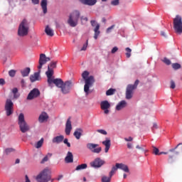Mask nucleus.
I'll return each instance as SVG.
<instances>
[{"label": "nucleus", "mask_w": 182, "mask_h": 182, "mask_svg": "<svg viewBox=\"0 0 182 182\" xmlns=\"http://www.w3.org/2000/svg\"><path fill=\"white\" fill-rule=\"evenodd\" d=\"M15 151V149L14 148H7L5 149L6 154H10V153H12Z\"/></svg>", "instance_id": "ea45409f"}, {"label": "nucleus", "mask_w": 182, "mask_h": 182, "mask_svg": "<svg viewBox=\"0 0 182 182\" xmlns=\"http://www.w3.org/2000/svg\"><path fill=\"white\" fill-rule=\"evenodd\" d=\"M82 133H83V129L79 128L77 129L74 132V136L77 140H79L80 137L82 136Z\"/></svg>", "instance_id": "bb28decb"}, {"label": "nucleus", "mask_w": 182, "mask_h": 182, "mask_svg": "<svg viewBox=\"0 0 182 182\" xmlns=\"http://www.w3.org/2000/svg\"><path fill=\"white\" fill-rule=\"evenodd\" d=\"M98 147V148H96ZM87 149L90 150L92 153H96L97 154H99L100 151H102V147H99V144H92V143H88L87 144Z\"/></svg>", "instance_id": "f8f14e48"}, {"label": "nucleus", "mask_w": 182, "mask_h": 182, "mask_svg": "<svg viewBox=\"0 0 182 182\" xmlns=\"http://www.w3.org/2000/svg\"><path fill=\"white\" fill-rule=\"evenodd\" d=\"M50 58L46 57V55H45L44 53L40 54L38 65V71L30 75V80L31 83H33V82H36V80H41V69H42V66H43V65H46L47 62H50Z\"/></svg>", "instance_id": "f257e3e1"}, {"label": "nucleus", "mask_w": 182, "mask_h": 182, "mask_svg": "<svg viewBox=\"0 0 182 182\" xmlns=\"http://www.w3.org/2000/svg\"><path fill=\"white\" fill-rule=\"evenodd\" d=\"M21 73L23 77H26V76H29V73H31V68H26L23 70H21Z\"/></svg>", "instance_id": "c85d7f7f"}, {"label": "nucleus", "mask_w": 182, "mask_h": 182, "mask_svg": "<svg viewBox=\"0 0 182 182\" xmlns=\"http://www.w3.org/2000/svg\"><path fill=\"white\" fill-rule=\"evenodd\" d=\"M0 85L4 86L5 85V80L4 78H0Z\"/></svg>", "instance_id": "3c124183"}, {"label": "nucleus", "mask_w": 182, "mask_h": 182, "mask_svg": "<svg viewBox=\"0 0 182 182\" xmlns=\"http://www.w3.org/2000/svg\"><path fill=\"white\" fill-rule=\"evenodd\" d=\"M62 178H63V175H59L57 180L58 181H60V180H62Z\"/></svg>", "instance_id": "13d9d810"}, {"label": "nucleus", "mask_w": 182, "mask_h": 182, "mask_svg": "<svg viewBox=\"0 0 182 182\" xmlns=\"http://www.w3.org/2000/svg\"><path fill=\"white\" fill-rule=\"evenodd\" d=\"M48 119H49L48 114L46 112H43L38 117V122L40 123H43L44 122H46Z\"/></svg>", "instance_id": "b1692460"}, {"label": "nucleus", "mask_w": 182, "mask_h": 182, "mask_svg": "<svg viewBox=\"0 0 182 182\" xmlns=\"http://www.w3.org/2000/svg\"><path fill=\"white\" fill-rule=\"evenodd\" d=\"M89 43V40H87L86 43L83 45L82 48L80 49V52L86 50L87 49V45Z\"/></svg>", "instance_id": "37998d69"}, {"label": "nucleus", "mask_w": 182, "mask_h": 182, "mask_svg": "<svg viewBox=\"0 0 182 182\" xmlns=\"http://www.w3.org/2000/svg\"><path fill=\"white\" fill-rule=\"evenodd\" d=\"M105 161L100 158L95 159L93 161L90 162V165L94 168H100L103 164H105Z\"/></svg>", "instance_id": "4468645a"}, {"label": "nucleus", "mask_w": 182, "mask_h": 182, "mask_svg": "<svg viewBox=\"0 0 182 182\" xmlns=\"http://www.w3.org/2000/svg\"><path fill=\"white\" fill-rule=\"evenodd\" d=\"M154 129H159V127L157 126L156 123H154L152 130H154Z\"/></svg>", "instance_id": "6e6d98bb"}, {"label": "nucleus", "mask_w": 182, "mask_h": 182, "mask_svg": "<svg viewBox=\"0 0 182 182\" xmlns=\"http://www.w3.org/2000/svg\"><path fill=\"white\" fill-rule=\"evenodd\" d=\"M65 163H73V154L72 152L68 151L67 156L65 158Z\"/></svg>", "instance_id": "a878e982"}, {"label": "nucleus", "mask_w": 182, "mask_h": 182, "mask_svg": "<svg viewBox=\"0 0 182 182\" xmlns=\"http://www.w3.org/2000/svg\"><path fill=\"white\" fill-rule=\"evenodd\" d=\"M38 96H41V91L37 88H34L28 95L27 100H33V99L38 97Z\"/></svg>", "instance_id": "2eb2a0df"}, {"label": "nucleus", "mask_w": 182, "mask_h": 182, "mask_svg": "<svg viewBox=\"0 0 182 182\" xmlns=\"http://www.w3.org/2000/svg\"><path fill=\"white\" fill-rule=\"evenodd\" d=\"M161 154H168V152L162 151L159 153V156H161Z\"/></svg>", "instance_id": "e2e57ef3"}, {"label": "nucleus", "mask_w": 182, "mask_h": 182, "mask_svg": "<svg viewBox=\"0 0 182 182\" xmlns=\"http://www.w3.org/2000/svg\"><path fill=\"white\" fill-rule=\"evenodd\" d=\"M117 167L120 170H122L125 173H129L130 170L129 169V166L124 164H117Z\"/></svg>", "instance_id": "5701e85b"}, {"label": "nucleus", "mask_w": 182, "mask_h": 182, "mask_svg": "<svg viewBox=\"0 0 182 182\" xmlns=\"http://www.w3.org/2000/svg\"><path fill=\"white\" fill-rule=\"evenodd\" d=\"M45 33H46V35L48 36H51L52 37L55 35V33L53 32L52 28H50V27H49V26H46V27L45 28Z\"/></svg>", "instance_id": "c756f323"}, {"label": "nucleus", "mask_w": 182, "mask_h": 182, "mask_svg": "<svg viewBox=\"0 0 182 182\" xmlns=\"http://www.w3.org/2000/svg\"><path fill=\"white\" fill-rule=\"evenodd\" d=\"M153 147V154H155V156H160V151L158 149L157 147L156 146H152Z\"/></svg>", "instance_id": "4c0bfd02"}, {"label": "nucleus", "mask_w": 182, "mask_h": 182, "mask_svg": "<svg viewBox=\"0 0 182 182\" xmlns=\"http://www.w3.org/2000/svg\"><path fill=\"white\" fill-rule=\"evenodd\" d=\"M57 63V61H52L48 65V70L46 72V75L48 79H50V76H53V69H55Z\"/></svg>", "instance_id": "9b49d317"}, {"label": "nucleus", "mask_w": 182, "mask_h": 182, "mask_svg": "<svg viewBox=\"0 0 182 182\" xmlns=\"http://www.w3.org/2000/svg\"><path fill=\"white\" fill-rule=\"evenodd\" d=\"M9 75L11 77H14L15 75H16V70H11L9 71Z\"/></svg>", "instance_id": "a19ab883"}, {"label": "nucleus", "mask_w": 182, "mask_h": 182, "mask_svg": "<svg viewBox=\"0 0 182 182\" xmlns=\"http://www.w3.org/2000/svg\"><path fill=\"white\" fill-rule=\"evenodd\" d=\"M72 86V82L66 81L60 87L62 93H63V95H68V93H70Z\"/></svg>", "instance_id": "ddd939ff"}, {"label": "nucleus", "mask_w": 182, "mask_h": 182, "mask_svg": "<svg viewBox=\"0 0 182 182\" xmlns=\"http://www.w3.org/2000/svg\"><path fill=\"white\" fill-rule=\"evenodd\" d=\"M65 139V136L63 135H60L54 137L52 139L53 143H55L56 144H59V143H62Z\"/></svg>", "instance_id": "393cba45"}, {"label": "nucleus", "mask_w": 182, "mask_h": 182, "mask_svg": "<svg viewBox=\"0 0 182 182\" xmlns=\"http://www.w3.org/2000/svg\"><path fill=\"white\" fill-rule=\"evenodd\" d=\"M12 93L14 95V99H18V97H19L21 96V95L18 92V88H16V87L13 88Z\"/></svg>", "instance_id": "7c9ffc66"}, {"label": "nucleus", "mask_w": 182, "mask_h": 182, "mask_svg": "<svg viewBox=\"0 0 182 182\" xmlns=\"http://www.w3.org/2000/svg\"><path fill=\"white\" fill-rule=\"evenodd\" d=\"M31 1L34 5H38V4H39V0H31Z\"/></svg>", "instance_id": "864d4df0"}, {"label": "nucleus", "mask_w": 182, "mask_h": 182, "mask_svg": "<svg viewBox=\"0 0 182 182\" xmlns=\"http://www.w3.org/2000/svg\"><path fill=\"white\" fill-rule=\"evenodd\" d=\"M20 161H21V160L19 159H17L16 160V164H19Z\"/></svg>", "instance_id": "0e129e2a"}, {"label": "nucleus", "mask_w": 182, "mask_h": 182, "mask_svg": "<svg viewBox=\"0 0 182 182\" xmlns=\"http://www.w3.org/2000/svg\"><path fill=\"white\" fill-rule=\"evenodd\" d=\"M127 147H128L129 149H132V144H131V143H128V144H127Z\"/></svg>", "instance_id": "680f3d73"}, {"label": "nucleus", "mask_w": 182, "mask_h": 182, "mask_svg": "<svg viewBox=\"0 0 182 182\" xmlns=\"http://www.w3.org/2000/svg\"><path fill=\"white\" fill-rule=\"evenodd\" d=\"M43 138H41L35 145L36 149H41L43 146Z\"/></svg>", "instance_id": "72a5a7b5"}, {"label": "nucleus", "mask_w": 182, "mask_h": 182, "mask_svg": "<svg viewBox=\"0 0 182 182\" xmlns=\"http://www.w3.org/2000/svg\"><path fill=\"white\" fill-rule=\"evenodd\" d=\"M66 144H67L68 147H70V142L67 143Z\"/></svg>", "instance_id": "774afa93"}, {"label": "nucleus", "mask_w": 182, "mask_h": 182, "mask_svg": "<svg viewBox=\"0 0 182 182\" xmlns=\"http://www.w3.org/2000/svg\"><path fill=\"white\" fill-rule=\"evenodd\" d=\"M117 168H117V164H116L115 166H113L112 168V171L116 173V171H117Z\"/></svg>", "instance_id": "8fccbe9b"}, {"label": "nucleus", "mask_w": 182, "mask_h": 182, "mask_svg": "<svg viewBox=\"0 0 182 182\" xmlns=\"http://www.w3.org/2000/svg\"><path fill=\"white\" fill-rule=\"evenodd\" d=\"M63 143H64V144H68L69 141H68V139H65L64 141H63Z\"/></svg>", "instance_id": "bf43d9fd"}, {"label": "nucleus", "mask_w": 182, "mask_h": 182, "mask_svg": "<svg viewBox=\"0 0 182 182\" xmlns=\"http://www.w3.org/2000/svg\"><path fill=\"white\" fill-rule=\"evenodd\" d=\"M49 157H52V154H48L41 161V164H45L49 160Z\"/></svg>", "instance_id": "473e14b6"}, {"label": "nucleus", "mask_w": 182, "mask_h": 182, "mask_svg": "<svg viewBox=\"0 0 182 182\" xmlns=\"http://www.w3.org/2000/svg\"><path fill=\"white\" fill-rule=\"evenodd\" d=\"M164 63H166V65H171V61H170V60H168V58H164Z\"/></svg>", "instance_id": "de8ad7c7"}, {"label": "nucleus", "mask_w": 182, "mask_h": 182, "mask_svg": "<svg viewBox=\"0 0 182 182\" xmlns=\"http://www.w3.org/2000/svg\"><path fill=\"white\" fill-rule=\"evenodd\" d=\"M125 50H126V57L127 58H130V56H132V50L130 49V48L127 47L125 48Z\"/></svg>", "instance_id": "c9c22d12"}, {"label": "nucleus", "mask_w": 182, "mask_h": 182, "mask_svg": "<svg viewBox=\"0 0 182 182\" xmlns=\"http://www.w3.org/2000/svg\"><path fill=\"white\" fill-rule=\"evenodd\" d=\"M70 132H72V122L70 121V117H69L65 124V134L67 136L70 134Z\"/></svg>", "instance_id": "6ab92c4d"}, {"label": "nucleus", "mask_w": 182, "mask_h": 182, "mask_svg": "<svg viewBox=\"0 0 182 182\" xmlns=\"http://www.w3.org/2000/svg\"><path fill=\"white\" fill-rule=\"evenodd\" d=\"M100 107L102 110H104L105 114H109V113H110V111L109 110V109H110V103H109V101H102L100 103Z\"/></svg>", "instance_id": "dca6fc26"}, {"label": "nucleus", "mask_w": 182, "mask_h": 182, "mask_svg": "<svg viewBox=\"0 0 182 182\" xmlns=\"http://www.w3.org/2000/svg\"><path fill=\"white\" fill-rule=\"evenodd\" d=\"M28 33H29V21L24 18L18 26V35L23 38V36H28Z\"/></svg>", "instance_id": "20e7f679"}, {"label": "nucleus", "mask_w": 182, "mask_h": 182, "mask_svg": "<svg viewBox=\"0 0 182 182\" xmlns=\"http://www.w3.org/2000/svg\"><path fill=\"white\" fill-rule=\"evenodd\" d=\"M41 8L43 14H46L48 12V0L41 1Z\"/></svg>", "instance_id": "cd10ccee"}, {"label": "nucleus", "mask_w": 182, "mask_h": 182, "mask_svg": "<svg viewBox=\"0 0 182 182\" xmlns=\"http://www.w3.org/2000/svg\"><path fill=\"white\" fill-rule=\"evenodd\" d=\"M127 107V102L125 100H122L119 102L117 105L116 106V110L120 111L122 110V109H124V107Z\"/></svg>", "instance_id": "412c9836"}, {"label": "nucleus", "mask_w": 182, "mask_h": 182, "mask_svg": "<svg viewBox=\"0 0 182 182\" xmlns=\"http://www.w3.org/2000/svg\"><path fill=\"white\" fill-rule=\"evenodd\" d=\"M171 89H176V82L174 80H171Z\"/></svg>", "instance_id": "49530a36"}, {"label": "nucleus", "mask_w": 182, "mask_h": 182, "mask_svg": "<svg viewBox=\"0 0 182 182\" xmlns=\"http://www.w3.org/2000/svg\"><path fill=\"white\" fill-rule=\"evenodd\" d=\"M6 116H11L14 113V102L11 99H7L4 107Z\"/></svg>", "instance_id": "1a4fd4ad"}, {"label": "nucleus", "mask_w": 182, "mask_h": 182, "mask_svg": "<svg viewBox=\"0 0 182 182\" xmlns=\"http://www.w3.org/2000/svg\"><path fill=\"white\" fill-rule=\"evenodd\" d=\"M139 82L140 81H139V80H136L134 85L129 84L127 86L125 97L127 100H130V99L133 97V93H134V90L137 89Z\"/></svg>", "instance_id": "0eeeda50"}, {"label": "nucleus", "mask_w": 182, "mask_h": 182, "mask_svg": "<svg viewBox=\"0 0 182 182\" xmlns=\"http://www.w3.org/2000/svg\"><path fill=\"white\" fill-rule=\"evenodd\" d=\"M102 144L105 146V153H109V150L110 149V146H112L110 139H109L108 138H106V140L102 141Z\"/></svg>", "instance_id": "aec40b11"}, {"label": "nucleus", "mask_w": 182, "mask_h": 182, "mask_svg": "<svg viewBox=\"0 0 182 182\" xmlns=\"http://www.w3.org/2000/svg\"><path fill=\"white\" fill-rule=\"evenodd\" d=\"M97 133H100V134H104L105 136L107 134V132H106L105 129H97Z\"/></svg>", "instance_id": "c03bdc74"}, {"label": "nucleus", "mask_w": 182, "mask_h": 182, "mask_svg": "<svg viewBox=\"0 0 182 182\" xmlns=\"http://www.w3.org/2000/svg\"><path fill=\"white\" fill-rule=\"evenodd\" d=\"M102 22H103L104 23H106V18H102Z\"/></svg>", "instance_id": "338daca9"}, {"label": "nucleus", "mask_w": 182, "mask_h": 182, "mask_svg": "<svg viewBox=\"0 0 182 182\" xmlns=\"http://www.w3.org/2000/svg\"><path fill=\"white\" fill-rule=\"evenodd\" d=\"M47 82L48 83V86H52V83H53L54 85H55V86H57V87H60L61 88L62 86H63V84L65 82H63V80H62V79L60 78H56V79H53L52 78V76L49 77H47Z\"/></svg>", "instance_id": "9d476101"}, {"label": "nucleus", "mask_w": 182, "mask_h": 182, "mask_svg": "<svg viewBox=\"0 0 182 182\" xmlns=\"http://www.w3.org/2000/svg\"><path fill=\"white\" fill-rule=\"evenodd\" d=\"M172 68L174 69V70H177L178 69H181V65L176 63L172 64Z\"/></svg>", "instance_id": "e433bc0d"}, {"label": "nucleus", "mask_w": 182, "mask_h": 182, "mask_svg": "<svg viewBox=\"0 0 182 182\" xmlns=\"http://www.w3.org/2000/svg\"><path fill=\"white\" fill-rule=\"evenodd\" d=\"M85 168H87V164H80V165H78V166L76 167L75 170H76L77 171H79V170H85Z\"/></svg>", "instance_id": "2f4dec72"}, {"label": "nucleus", "mask_w": 182, "mask_h": 182, "mask_svg": "<svg viewBox=\"0 0 182 182\" xmlns=\"http://www.w3.org/2000/svg\"><path fill=\"white\" fill-rule=\"evenodd\" d=\"M179 146H182V143H179L175 148L169 149V160H173L176 156H178V154H180L178 151H176L178 149Z\"/></svg>", "instance_id": "a211bd4d"}, {"label": "nucleus", "mask_w": 182, "mask_h": 182, "mask_svg": "<svg viewBox=\"0 0 182 182\" xmlns=\"http://www.w3.org/2000/svg\"><path fill=\"white\" fill-rule=\"evenodd\" d=\"M90 73L88 71H84L82 73V77L85 80V85H84V92L85 95H89L90 93V87L93 86V83H95V77L93 75L89 76Z\"/></svg>", "instance_id": "f03ea898"}, {"label": "nucleus", "mask_w": 182, "mask_h": 182, "mask_svg": "<svg viewBox=\"0 0 182 182\" xmlns=\"http://www.w3.org/2000/svg\"><path fill=\"white\" fill-rule=\"evenodd\" d=\"M125 141H133V137L124 138Z\"/></svg>", "instance_id": "603ef678"}, {"label": "nucleus", "mask_w": 182, "mask_h": 182, "mask_svg": "<svg viewBox=\"0 0 182 182\" xmlns=\"http://www.w3.org/2000/svg\"><path fill=\"white\" fill-rule=\"evenodd\" d=\"M112 180V178L107 177V176H102V182H110Z\"/></svg>", "instance_id": "58836bf2"}, {"label": "nucleus", "mask_w": 182, "mask_h": 182, "mask_svg": "<svg viewBox=\"0 0 182 182\" xmlns=\"http://www.w3.org/2000/svg\"><path fill=\"white\" fill-rule=\"evenodd\" d=\"M81 4L84 5H88L89 6H93V5H96L97 0H80Z\"/></svg>", "instance_id": "4be33fe9"}, {"label": "nucleus", "mask_w": 182, "mask_h": 182, "mask_svg": "<svg viewBox=\"0 0 182 182\" xmlns=\"http://www.w3.org/2000/svg\"><path fill=\"white\" fill-rule=\"evenodd\" d=\"M119 50V48L117 47H114L112 50H111V53H116V52H117Z\"/></svg>", "instance_id": "09e8293b"}, {"label": "nucleus", "mask_w": 182, "mask_h": 182, "mask_svg": "<svg viewBox=\"0 0 182 182\" xmlns=\"http://www.w3.org/2000/svg\"><path fill=\"white\" fill-rule=\"evenodd\" d=\"M85 21L86 22H87V21H88V19H87V17H85L84 18H83V17H81V21Z\"/></svg>", "instance_id": "052dcab7"}, {"label": "nucleus", "mask_w": 182, "mask_h": 182, "mask_svg": "<svg viewBox=\"0 0 182 182\" xmlns=\"http://www.w3.org/2000/svg\"><path fill=\"white\" fill-rule=\"evenodd\" d=\"M80 18V12L77 10L73 11L69 16L68 23L72 28L77 26V22H79V18Z\"/></svg>", "instance_id": "423d86ee"}, {"label": "nucleus", "mask_w": 182, "mask_h": 182, "mask_svg": "<svg viewBox=\"0 0 182 182\" xmlns=\"http://www.w3.org/2000/svg\"><path fill=\"white\" fill-rule=\"evenodd\" d=\"M37 182H48L52 180V171L50 169L45 168L36 176Z\"/></svg>", "instance_id": "7ed1b4c3"}, {"label": "nucleus", "mask_w": 182, "mask_h": 182, "mask_svg": "<svg viewBox=\"0 0 182 182\" xmlns=\"http://www.w3.org/2000/svg\"><path fill=\"white\" fill-rule=\"evenodd\" d=\"M114 92H116V90L113 88H110L106 92V95L107 96H112V95H114Z\"/></svg>", "instance_id": "f704fd0d"}, {"label": "nucleus", "mask_w": 182, "mask_h": 182, "mask_svg": "<svg viewBox=\"0 0 182 182\" xmlns=\"http://www.w3.org/2000/svg\"><path fill=\"white\" fill-rule=\"evenodd\" d=\"M173 28L176 33H182V18L180 16H176L173 18Z\"/></svg>", "instance_id": "6e6552de"}, {"label": "nucleus", "mask_w": 182, "mask_h": 182, "mask_svg": "<svg viewBox=\"0 0 182 182\" xmlns=\"http://www.w3.org/2000/svg\"><path fill=\"white\" fill-rule=\"evenodd\" d=\"M114 25L111 26L110 27H109L108 28H107V33H110V32H112V30L114 29Z\"/></svg>", "instance_id": "a18cd8bd"}, {"label": "nucleus", "mask_w": 182, "mask_h": 182, "mask_svg": "<svg viewBox=\"0 0 182 182\" xmlns=\"http://www.w3.org/2000/svg\"><path fill=\"white\" fill-rule=\"evenodd\" d=\"M18 124L20 132L21 133H28L31 130V127L25 120V115L23 113H21L18 117Z\"/></svg>", "instance_id": "39448f33"}, {"label": "nucleus", "mask_w": 182, "mask_h": 182, "mask_svg": "<svg viewBox=\"0 0 182 182\" xmlns=\"http://www.w3.org/2000/svg\"><path fill=\"white\" fill-rule=\"evenodd\" d=\"M90 23L92 26H95L94 29V32H95L94 39H97V36L100 35V31H99V29H100V24L96 23V21H94V20H92L90 21Z\"/></svg>", "instance_id": "f3484780"}, {"label": "nucleus", "mask_w": 182, "mask_h": 182, "mask_svg": "<svg viewBox=\"0 0 182 182\" xmlns=\"http://www.w3.org/2000/svg\"><path fill=\"white\" fill-rule=\"evenodd\" d=\"M114 171H112L109 172V177L112 178L113 177V175L115 173Z\"/></svg>", "instance_id": "5fc2aeb1"}, {"label": "nucleus", "mask_w": 182, "mask_h": 182, "mask_svg": "<svg viewBox=\"0 0 182 182\" xmlns=\"http://www.w3.org/2000/svg\"><path fill=\"white\" fill-rule=\"evenodd\" d=\"M136 149H138L139 150H142V151H145L144 149L141 148V146L139 145L136 146Z\"/></svg>", "instance_id": "4d7b16f0"}, {"label": "nucleus", "mask_w": 182, "mask_h": 182, "mask_svg": "<svg viewBox=\"0 0 182 182\" xmlns=\"http://www.w3.org/2000/svg\"><path fill=\"white\" fill-rule=\"evenodd\" d=\"M119 4H120V0H112L111 1V5H112L113 6H117Z\"/></svg>", "instance_id": "79ce46f5"}, {"label": "nucleus", "mask_w": 182, "mask_h": 182, "mask_svg": "<svg viewBox=\"0 0 182 182\" xmlns=\"http://www.w3.org/2000/svg\"><path fill=\"white\" fill-rule=\"evenodd\" d=\"M161 36H166V33L164 31L161 32Z\"/></svg>", "instance_id": "69168bd1"}]
</instances>
